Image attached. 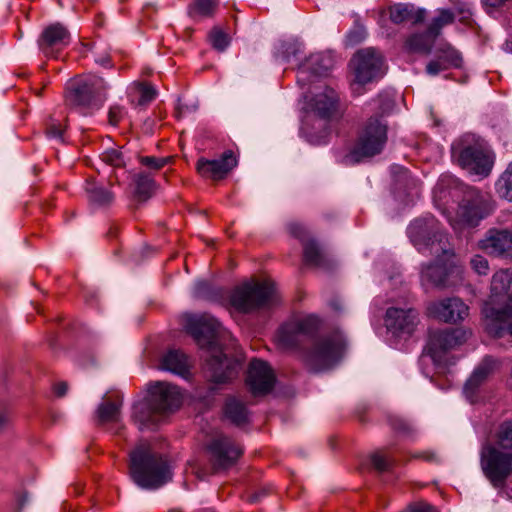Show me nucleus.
<instances>
[{
    "label": "nucleus",
    "mask_w": 512,
    "mask_h": 512,
    "mask_svg": "<svg viewBox=\"0 0 512 512\" xmlns=\"http://www.w3.org/2000/svg\"><path fill=\"white\" fill-rule=\"evenodd\" d=\"M485 444H494L499 449L512 451V421L499 424Z\"/></svg>",
    "instance_id": "obj_30"
},
{
    "label": "nucleus",
    "mask_w": 512,
    "mask_h": 512,
    "mask_svg": "<svg viewBox=\"0 0 512 512\" xmlns=\"http://www.w3.org/2000/svg\"><path fill=\"white\" fill-rule=\"evenodd\" d=\"M313 109L323 119H332L339 114V97L332 88H325L313 100Z\"/></svg>",
    "instance_id": "obj_23"
},
{
    "label": "nucleus",
    "mask_w": 512,
    "mask_h": 512,
    "mask_svg": "<svg viewBox=\"0 0 512 512\" xmlns=\"http://www.w3.org/2000/svg\"><path fill=\"white\" fill-rule=\"evenodd\" d=\"M85 190L88 194L89 201L98 206L108 205L114 199V196L110 191L97 186L94 183L88 182Z\"/></svg>",
    "instance_id": "obj_34"
},
{
    "label": "nucleus",
    "mask_w": 512,
    "mask_h": 512,
    "mask_svg": "<svg viewBox=\"0 0 512 512\" xmlns=\"http://www.w3.org/2000/svg\"><path fill=\"white\" fill-rule=\"evenodd\" d=\"M129 469L133 481L144 489H157L172 478L167 461L148 442H141L130 453Z\"/></svg>",
    "instance_id": "obj_5"
},
{
    "label": "nucleus",
    "mask_w": 512,
    "mask_h": 512,
    "mask_svg": "<svg viewBox=\"0 0 512 512\" xmlns=\"http://www.w3.org/2000/svg\"><path fill=\"white\" fill-rule=\"evenodd\" d=\"M480 465L484 476L495 488H503L512 475V451L499 449L494 444H483Z\"/></svg>",
    "instance_id": "obj_11"
},
{
    "label": "nucleus",
    "mask_w": 512,
    "mask_h": 512,
    "mask_svg": "<svg viewBox=\"0 0 512 512\" xmlns=\"http://www.w3.org/2000/svg\"><path fill=\"white\" fill-rule=\"evenodd\" d=\"M460 192L463 193V198L459 204L458 214L463 221L476 225L492 212L493 203L487 193L459 184L452 177H443L438 181L434 189V197L436 201H442L447 196L458 197Z\"/></svg>",
    "instance_id": "obj_4"
},
{
    "label": "nucleus",
    "mask_w": 512,
    "mask_h": 512,
    "mask_svg": "<svg viewBox=\"0 0 512 512\" xmlns=\"http://www.w3.org/2000/svg\"><path fill=\"white\" fill-rule=\"evenodd\" d=\"M435 38H432L428 33L423 34H413L411 35L407 41L406 45L409 50L413 52H422L428 54L431 51Z\"/></svg>",
    "instance_id": "obj_35"
},
{
    "label": "nucleus",
    "mask_w": 512,
    "mask_h": 512,
    "mask_svg": "<svg viewBox=\"0 0 512 512\" xmlns=\"http://www.w3.org/2000/svg\"><path fill=\"white\" fill-rule=\"evenodd\" d=\"M437 59L440 60L443 65H445L446 69L452 66L458 67L461 64L460 54L450 46L440 49L437 52Z\"/></svg>",
    "instance_id": "obj_39"
},
{
    "label": "nucleus",
    "mask_w": 512,
    "mask_h": 512,
    "mask_svg": "<svg viewBox=\"0 0 512 512\" xmlns=\"http://www.w3.org/2000/svg\"><path fill=\"white\" fill-rule=\"evenodd\" d=\"M125 110L119 105H113L108 111V122L112 126H117L125 115Z\"/></svg>",
    "instance_id": "obj_46"
},
{
    "label": "nucleus",
    "mask_w": 512,
    "mask_h": 512,
    "mask_svg": "<svg viewBox=\"0 0 512 512\" xmlns=\"http://www.w3.org/2000/svg\"><path fill=\"white\" fill-rule=\"evenodd\" d=\"M147 400L163 418L178 409L182 403L179 389L166 382H158L149 389Z\"/></svg>",
    "instance_id": "obj_15"
},
{
    "label": "nucleus",
    "mask_w": 512,
    "mask_h": 512,
    "mask_svg": "<svg viewBox=\"0 0 512 512\" xmlns=\"http://www.w3.org/2000/svg\"><path fill=\"white\" fill-rule=\"evenodd\" d=\"M428 314L445 323H457L468 316V306L458 297H449L431 302Z\"/></svg>",
    "instance_id": "obj_17"
},
{
    "label": "nucleus",
    "mask_w": 512,
    "mask_h": 512,
    "mask_svg": "<svg viewBox=\"0 0 512 512\" xmlns=\"http://www.w3.org/2000/svg\"><path fill=\"white\" fill-rule=\"evenodd\" d=\"M219 0H194L189 5V14L193 17H212L217 10Z\"/></svg>",
    "instance_id": "obj_36"
},
{
    "label": "nucleus",
    "mask_w": 512,
    "mask_h": 512,
    "mask_svg": "<svg viewBox=\"0 0 512 512\" xmlns=\"http://www.w3.org/2000/svg\"><path fill=\"white\" fill-rule=\"evenodd\" d=\"M444 70H447L445 65H443L437 58L430 61L426 66V72L431 76H435Z\"/></svg>",
    "instance_id": "obj_50"
},
{
    "label": "nucleus",
    "mask_w": 512,
    "mask_h": 512,
    "mask_svg": "<svg viewBox=\"0 0 512 512\" xmlns=\"http://www.w3.org/2000/svg\"><path fill=\"white\" fill-rule=\"evenodd\" d=\"M236 165L237 160L234 153L231 150H227L219 159H199L197 162V171L205 178L219 180L224 178Z\"/></svg>",
    "instance_id": "obj_21"
},
{
    "label": "nucleus",
    "mask_w": 512,
    "mask_h": 512,
    "mask_svg": "<svg viewBox=\"0 0 512 512\" xmlns=\"http://www.w3.org/2000/svg\"><path fill=\"white\" fill-rule=\"evenodd\" d=\"M171 160V157L143 156L140 163L152 170H160Z\"/></svg>",
    "instance_id": "obj_43"
},
{
    "label": "nucleus",
    "mask_w": 512,
    "mask_h": 512,
    "mask_svg": "<svg viewBox=\"0 0 512 512\" xmlns=\"http://www.w3.org/2000/svg\"><path fill=\"white\" fill-rule=\"evenodd\" d=\"M352 71L351 89L361 94L364 85L381 78L384 74V60L381 53L372 47L357 51L350 61Z\"/></svg>",
    "instance_id": "obj_10"
},
{
    "label": "nucleus",
    "mask_w": 512,
    "mask_h": 512,
    "mask_svg": "<svg viewBox=\"0 0 512 512\" xmlns=\"http://www.w3.org/2000/svg\"><path fill=\"white\" fill-rule=\"evenodd\" d=\"M137 92L139 94V98L136 102V106H146L152 102L156 96V90L154 87L146 83L138 84Z\"/></svg>",
    "instance_id": "obj_41"
},
{
    "label": "nucleus",
    "mask_w": 512,
    "mask_h": 512,
    "mask_svg": "<svg viewBox=\"0 0 512 512\" xmlns=\"http://www.w3.org/2000/svg\"><path fill=\"white\" fill-rule=\"evenodd\" d=\"M280 301L275 283L266 279L259 281L251 279L237 286L231 296V305L241 312L270 308Z\"/></svg>",
    "instance_id": "obj_7"
},
{
    "label": "nucleus",
    "mask_w": 512,
    "mask_h": 512,
    "mask_svg": "<svg viewBox=\"0 0 512 512\" xmlns=\"http://www.w3.org/2000/svg\"><path fill=\"white\" fill-rule=\"evenodd\" d=\"M418 313L408 308L391 307L385 315V326L387 330L395 335L411 334L418 324Z\"/></svg>",
    "instance_id": "obj_20"
},
{
    "label": "nucleus",
    "mask_w": 512,
    "mask_h": 512,
    "mask_svg": "<svg viewBox=\"0 0 512 512\" xmlns=\"http://www.w3.org/2000/svg\"><path fill=\"white\" fill-rule=\"evenodd\" d=\"M207 451L214 472L229 469L243 454L242 447L224 435L214 437L207 445Z\"/></svg>",
    "instance_id": "obj_12"
},
{
    "label": "nucleus",
    "mask_w": 512,
    "mask_h": 512,
    "mask_svg": "<svg viewBox=\"0 0 512 512\" xmlns=\"http://www.w3.org/2000/svg\"><path fill=\"white\" fill-rule=\"evenodd\" d=\"M370 459L373 467L378 472L389 471L395 463L394 459L381 450L374 452Z\"/></svg>",
    "instance_id": "obj_40"
},
{
    "label": "nucleus",
    "mask_w": 512,
    "mask_h": 512,
    "mask_svg": "<svg viewBox=\"0 0 512 512\" xmlns=\"http://www.w3.org/2000/svg\"><path fill=\"white\" fill-rule=\"evenodd\" d=\"M473 270L479 275H486L489 270V264L485 257L475 255L470 260Z\"/></svg>",
    "instance_id": "obj_45"
},
{
    "label": "nucleus",
    "mask_w": 512,
    "mask_h": 512,
    "mask_svg": "<svg viewBox=\"0 0 512 512\" xmlns=\"http://www.w3.org/2000/svg\"><path fill=\"white\" fill-rule=\"evenodd\" d=\"M9 423V417L6 413H0V431Z\"/></svg>",
    "instance_id": "obj_54"
},
{
    "label": "nucleus",
    "mask_w": 512,
    "mask_h": 512,
    "mask_svg": "<svg viewBox=\"0 0 512 512\" xmlns=\"http://www.w3.org/2000/svg\"><path fill=\"white\" fill-rule=\"evenodd\" d=\"M161 368L180 376H186L190 363L188 357L180 350H169L161 360Z\"/></svg>",
    "instance_id": "obj_27"
},
{
    "label": "nucleus",
    "mask_w": 512,
    "mask_h": 512,
    "mask_svg": "<svg viewBox=\"0 0 512 512\" xmlns=\"http://www.w3.org/2000/svg\"><path fill=\"white\" fill-rule=\"evenodd\" d=\"M224 411L225 416L237 426H241L248 421V410L245 404L236 397L227 399Z\"/></svg>",
    "instance_id": "obj_29"
},
{
    "label": "nucleus",
    "mask_w": 512,
    "mask_h": 512,
    "mask_svg": "<svg viewBox=\"0 0 512 512\" xmlns=\"http://www.w3.org/2000/svg\"><path fill=\"white\" fill-rule=\"evenodd\" d=\"M122 400L104 397L96 410V421L102 425L109 422H118L121 414Z\"/></svg>",
    "instance_id": "obj_28"
},
{
    "label": "nucleus",
    "mask_w": 512,
    "mask_h": 512,
    "mask_svg": "<svg viewBox=\"0 0 512 512\" xmlns=\"http://www.w3.org/2000/svg\"><path fill=\"white\" fill-rule=\"evenodd\" d=\"M408 234L414 246L420 251H429L430 254L439 256L450 253V244L443 233L439 222L434 217L416 219L408 228Z\"/></svg>",
    "instance_id": "obj_8"
},
{
    "label": "nucleus",
    "mask_w": 512,
    "mask_h": 512,
    "mask_svg": "<svg viewBox=\"0 0 512 512\" xmlns=\"http://www.w3.org/2000/svg\"><path fill=\"white\" fill-rule=\"evenodd\" d=\"M468 335L467 331L460 328L434 331L429 337L428 353L434 361H438L446 351L463 344Z\"/></svg>",
    "instance_id": "obj_16"
},
{
    "label": "nucleus",
    "mask_w": 512,
    "mask_h": 512,
    "mask_svg": "<svg viewBox=\"0 0 512 512\" xmlns=\"http://www.w3.org/2000/svg\"><path fill=\"white\" fill-rule=\"evenodd\" d=\"M391 426L396 432L402 434H408L412 431V427L410 426V424L400 418L393 419L391 421Z\"/></svg>",
    "instance_id": "obj_49"
},
{
    "label": "nucleus",
    "mask_w": 512,
    "mask_h": 512,
    "mask_svg": "<svg viewBox=\"0 0 512 512\" xmlns=\"http://www.w3.org/2000/svg\"><path fill=\"white\" fill-rule=\"evenodd\" d=\"M70 43V33L65 26L54 23L47 26L38 40L39 49L46 57H57Z\"/></svg>",
    "instance_id": "obj_19"
},
{
    "label": "nucleus",
    "mask_w": 512,
    "mask_h": 512,
    "mask_svg": "<svg viewBox=\"0 0 512 512\" xmlns=\"http://www.w3.org/2000/svg\"><path fill=\"white\" fill-rule=\"evenodd\" d=\"M387 130L388 126L382 115L370 117L347 156V160L349 162H360L364 158H370L381 153L387 142Z\"/></svg>",
    "instance_id": "obj_9"
},
{
    "label": "nucleus",
    "mask_w": 512,
    "mask_h": 512,
    "mask_svg": "<svg viewBox=\"0 0 512 512\" xmlns=\"http://www.w3.org/2000/svg\"><path fill=\"white\" fill-rule=\"evenodd\" d=\"M132 419L142 430L157 425L163 419V416L156 412L146 398L133 406Z\"/></svg>",
    "instance_id": "obj_25"
},
{
    "label": "nucleus",
    "mask_w": 512,
    "mask_h": 512,
    "mask_svg": "<svg viewBox=\"0 0 512 512\" xmlns=\"http://www.w3.org/2000/svg\"><path fill=\"white\" fill-rule=\"evenodd\" d=\"M323 61L324 59L320 54H313L309 56L299 67V80H306L308 74L313 76L324 75L327 72L328 67L323 64Z\"/></svg>",
    "instance_id": "obj_31"
},
{
    "label": "nucleus",
    "mask_w": 512,
    "mask_h": 512,
    "mask_svg": "<svg viewBox=\"0 0 512 512\" xmlns=\"http://www.w3.org/2000/svg\"><path fill=\"white\" fill-rule=\"evenodd\" d=\"M390 20L395 24L410 21L412 24H419L425 20L426 10L415 8L408 4H395L389 9Z\"/></svg>",
    "instance_id": "obj_26"
},
{
    "label": "nucleus",
    "mask_w": 512,
    "mask_h": 512,
    "mask_svg": "<svg viewBox=\"0 0 512 512\" xmlns=\"http://www.w3.org/2000/svg\"><path fill=\"white\" fill-rule=\"evenodd\" d=\"M496 366L497 361L490 356H487L482 360L465 384L464 392L468 398L472 400L477 388L495 370Z\"/></svg>",
    "instance_id": "obj_24"
},
{
    "label": "nucleus",
    "mask_w": 512,
    "mask_h": 512,
    "mask_svg": "<svg viewBox=\"0 0 512 512\" xmlns=\"http://www.w3.org/2000/svg\"><path fill=\"white\" fill-rule=\"evenodd\" d=\"M453 256L451 249L448 255L440 252L439 256H436L438 259L436 264L427 265L422 269V281L438 287H447L454 284L453 278L460 275V269L451 261Z\"/></svg>",
    "instance_id": "obj_13"
},
{
    "label": "nucleus",
    "mask_w": 512,
    "mask_h": 512,
    "mask_svg": "<svg viewBox=\"0 0 512 512\" xmlns=\"http://www.w3.org/2000/svg\"><path fill=\"white\" fill-rule=\"evenodd\" d=\"M496 191L500 197L512 201V162L496 182Z\"/></svg>",
    "instance_id": "obj_37"
},
{
    "label": "nucleus",
    "mask_w": 512,
    "mask_h": 512,
    "mask_svg": "<svg viewBox=\"0 0 512 512\" xmlns=\"http://www.w3.org/2000/svg\"><path fill=\"white\" fill-rule=\"evenodd\" d=\"M319 328L320 320L314 315L294 318L279 328L276 343L282 349H293L311 342L303 354L304 362L315 371L330 368L342 358L345 340L339 333L316 337Z\"/></svg>",
    "instance_id": "obj_1"
},
{
    "label": "nucleus",
    "mask_w": 512,
    "mask_h": 512,
    "mask_svg": "<svg viewBox=\"0 0 512 512\" xmlns=\"http://www.w3.org/2000/svg\"><path fill=\"white\" fill-rule=\"evenodd\" d=\"M460 166L470 173L487 176L493 166V160L485 149L478 144L468 145L459 150L453 148Z\"/></svg>",
    "instance_id": "obj_14"
},
{
    "label": "nucleus",
    "mask_w": 512,
    "mask_h": 512,
    "mask_svg": "<svg viewBox=\"0 0 512 512\" xmlns=\"http://www.w3.org/2000/svg\"><path fill=\"white\" fill-rule=\"evenodd\" d=\"M68 391V385L66 382H59L57 384L54 385V393L58 396V397H63L66 395Z\"/></svg>",
    "instance_id": "obj_52"
},
{
    "label": "nucleus",
    "mask_w": 512,
    "mask_h": 512,
    "mask_svg": "<svg viewBox=\"0 0 512 512\" xmlns=\"http://www.w3.org/2000/svg\"><path fill=\"white\" fill-rule=\"evenodd\" d=\"M46 134L49 136V137H54V138H61L62 135H63V130L60 126L52 123L50 124L47 129H46Z\"/></svg>",
    "instance_id": "obj_51"
},
{
    "label": "nucleus",
    "mask_w": 512,
    "mask_h": 512,
    "mask_svg": "<svg viewBox=\"0 0 512 512\" xmlns=\"http://www.w3.org/2000/svg\"><path fill=\"white\" fill-rule=\"evenodd\" d=\"M135 196L139 201H146L155 190V183L150 175L139 173L135 176Z\"/></svg>",
    "instance_id": "obj_33"
},
{
    "label": "nucleus",
    "mask_w": 512,
    "mask_h": 512,
    "mask_svg": "<svg viewBox=\"0 0 512 512\" xmlns=\"http://www.w3.org/2000/svg\"><path fill=\"white\" fill-rule=\"evenodd\" d=\"M411 457L413 459H421V460H424V461L430 462V463H438L440 461V458L437 455V453L434 451H431V450H425L422 452L414 453V454H412Z\"/></svg>",
    "instance_id": "obj_47"
},
{
    "label": "nucleus",
    "mask_w": 512,
    "mask_h": 512,
    "mask_svg": "<svg viewBox=\"0 0 512 512\" xmlns=\"http://www.w3.org/2000/svg\"><path fill=\"white\" fill-rule=\"evenodd\" d=\"M102 160L114 167H122L124 165L122 152L117 149H110L105 151L102 154Z\"/></svg>",
    "instance_id": "obj_44"
},
{
    "label": "nucleus",
    "mask_w": 512,
    "mask_h": 512,
    "mask_svg": "<svg viewBox=\"0 0 512 512\" xmlns=\"http://www.w3.org/2000/svg\"><path fill=\"white\" fill-rule=\"evenodd\" d=\"M454 21V15L450 10L442 9L439 15L435 17L428 26V33L432 38H436L440 30Z\"/></svg>",
    "instance_id": "obj_38"
},
{
    "label": "nucleus",
    "mask_w": 512,
    "mask_h": 512,
    "mask_svg": "<svg viewBox=\"0 0 512 512\" xmlns=\"http://www.w3.org/2000/svg\"><path fill=\"white\" fill-rule=\"evenodd\" d=\"M480 245L489 254L512 257V232L507 229H490Z\"/></svg>",
    "instance_id": "obj_22"
},
{
    "label": "nucleus",
    "mask_w": 512,
    "mask_h": 512,
    "mask_svg": "<svg viewBox=\"0 0 512 512\" xmlns=\"http://www.w3.org/2000/svg\"><path fill=\"white\" fill-rule=\"evenodd\" d=\"M246 383L253 395H265L272 391L275 375L266 362L253 359L249 364Z\"/></svg>",
    "instance_id": "obj_18"
},
{
    "label": "nucleus",
    "mask_w": 512,
    "mask_h": 512,
    "mask_svg": "<svg viewBox=\"0 0 512 512\" xmlns=\"http://www.w3.org/2000/svg\"><path fill=\"white\" fill-rule=\"evenodd\" d=\"M107 84L103 78L87 75L71 81L64 94L65 105L83 115L100 109L106 101Z\"/></svg>",
    "instance_id": "obj_6"
},
{
    "label": "nucleus",
    "mask_w": 512,
    "mask_h": 512,
    "mask_svg": "<svg viewBox=\"0 0 512 512\" xmlns=\"http://www.w3.org/2000/svg\"><path fill=\"white\" fill-rule=\"evenodd\" d=\"M415 512H435L434 508L431 506L424 507L422 509H418Z\"/></svg>",
    "instance_id": "obj_55"
},
{
    "label": "nucleus",
    "mask_w": 512,
    "mask_h": 512,
    "mask_svg": "<svg viewBox=\"0 0 512 512\" xmlns=\"http://www.w3.org/2000/svg\"><path fill=\"white\" fill-rule=\"evenodd\" d=\"M209 38L212 46L218 51H224L230 42L228 35L217 27L211 30Z\"/></svg>",
    "instance_id": "obj_42"
},
{
    "label": "nucleus",
    "mask_w": 512,
    "mask_h": 512,
    "mask_svg": "<svg viewBox=\"0 0 512 512\" xmlns=\"http://www.w3.org/2000/svg\"><path fill=\"white\" fill-rule=\"evenodd\" d=\"M347 38L349 43L352 45L360 42V40L362 39V37L358 35L356 32H351Z\"/></svg>",
    "instance_id": "obj_53"
},
{
    "label": "nucleus",
    "mask_w": 512,
    "mask_h": 512,
    "mask_svg": "<svg viewBox=\"0 0 512 512\" xmlns=\"http://www.w3.org/2000/svg\"><path fill=\"white\" fill-rule=\"evenodd\" d=\"M271 489L269 487H261L256 491L250 493L247 496V501L251 504H255L261 501L262 498L270 494Z\"/></svg>",
    "instance_id": "obj_48"
},
{
    "label": "nucleus",
    "mask_w": 512,
    "mask_h": 512,
    "mask_svg": "<svg viewBox=\"0 0 512 512\" xmlns=\"http://www.w3.org/2000/svg\"><path fill=\"white\" fill-rule=\"evenodd\" d=\"M512 272L497 271L491 280L490 295L483 307L485 329L494 337L512 335Z\"/></svg>",
    "instance_id": "obj_3"
},
{
    "label": "nucleus",
    "mask_w": 512,
    "mask_h": 512,
    "mask_svg": "<svg viewBox=\"0 0 512 512\" xmlns=\"http://www.w3.org/2000/svg\"><path fill=\"white\" fill-rule=\"evenodd\" d=\"M185 328L201 348L207 349L206 365L212 382L226 383L237 375V362L227 357L217 343V338L224 336V329L217 319L210 314L188 315Z\"/></svg>",
    "instance_id": "obj_2"
},
{
    "label": "nucleus",
    "mask_w": 512,
    "mask_h": 512,
    "mask_svg": "<svg viewBox=\"0 0 512 512\" xmlns=\"http://www.w3.org/2000/svg\"><path fill=\"white\" fill-rule=\"evenodd\" d=\"M304 260L306 264L319 268H326L330 264L327 255L314 241H308L304 244Z\"/></svg>",
    "instance_id": "obj_32"
}]
</instances>
